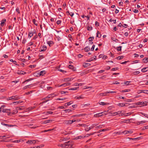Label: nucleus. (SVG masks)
I'll return each mask as SVG.
<instances>
[{"label":"nucleus","instance_id":"obj_1","mask_svg":"<svg viewBox=\"0 0 148 148\" xmlns=\"http://www.w3.org/2000/svg\"><path fill=\"white\" fill-rule=\"evenodd\" d=\"M73 143L72 141H69L63 144H60L58 145L62 148H71L72 147Z\"/></svg>","mask_w":148,"mask_h":148},{"label":"nucleus","instance_id":"obj_30","mask_svg":"<svg viewBox=\"0 0 148 148\" xmlns=\"http://www.w3.org/2000/svg\"><path fill=\"white\" fill-rule=\"evenodd\" d=\"M47 43L49 45V46H51L52 45V44H53V42L52 41H48Z\"/></svg>","mask_w":148,"mask_h":148},{"label":"nucleus","instance_id":"obj_21","mask_svg":"<svg viewBox=\"0 0 148 148\" xmlns=\"http://www.w3.org/2000/svg\"><path fill=\"white\" fill-rule=\"evenodd\" d=\"M72 80L71 78H65L64 79V81L65 82H68L71 81Z\"/></svg>","mask_w":148,"mask_h":148},{"label":"nucleus","instance_id":"obj_9","mask_svg":"<svg viewBox=\"0 0 148 148\" xmlns=\"http://www.w3.org/2000/svg\"><path fill=\"white\" fill-rule=\"evenodd\" d=\"M85 136H77V137H75V138L74 139L75 140H77V139H81L82 138H84L85 137Z\"/></svg>","mask_w":148,"mask_h":148},{"label":"nucleus","instance_id":"obj_25","mask_svg":"<svg viewBox=\"0 0 148 148\" xmlns=\"http://www.w3.org/2000/svg\"><path fill=\"white\" fill-rule=\"evenodd\" d=\"M26 72H25L23 71H21L19 72L18 73V74H21V75H24V74H26Z\"/></svg>","mask_w":148,"mask_h":148},{"label":"nucleus","instance_id":"obj_45","mask_svg":"<svg viewBox=\"0 0 148 148\" xmlns=\"http://www.w3.org/2000/svg\"><path fill=\"white\" fill-rule=\"evenodd\" d=\"M148 129V126H144L143 127V128L142 129V130H145V129Z\"/></svg>","mask_w":148,"mask_h":148},{"label":"nucleus","instance_id":"obj_39","mask_svg":"<svg viewBox=\"0 0 148 148\" xmlns=\"http://www.w3.org/2000/svg\"><path fill=\"white\" fill-rule=\"evenodd\" d=\"M130 91V90L129 89H127L124 90H123L121 91L122 92H125L129 91Z\"/></svg>","mask_w":148,"mask_h":148},{"label":"nucleus","instance_id":"obj_13","mask_svg":"<svg viewBox=\"0 0 148 148\" xmlns=\"http://www.w3.org/2000/svg\"><path fill=\"white\" fill-rule=\"evenodd\" d=\"M1 124L3 125H5V126H6L8 127H13L14 126V125L5 124L3 122H2L1 123Z\"/></svg>","mask_w":148,"mask_h":148},{"label":"nucleus","instance_id":"obj_60","mask_svg":"<svg viewBox=\"0 0 148 148\" xmlns=\"http://www.w3.org/2000/svg\"><path fill=\"white\" fill-rule=\"evenodd\" d=\"M95 25L97 26H99V23L98 22L96 21L95 22Z\"/></svg>","mask_w":148,"mask_h":148},{"label":"nucleus","instance_id":"obj_34","mask_svg":"<svg viewBox=\"0 0 148 148\" xmlns=\"http://www.w3.org/2000/svg\"><path fill=\"white\" fill-rule=\"evenodd\" d=\"M71 84V83L69 82H66L64 84V86H67Z\"/></svg>","mask_w":148,"mask_h":148},{"label":"nucleus","instance_id":"obj_22","mask_svg":"<svg viewBox=\"0 0 148 148\" xmlns=\"http://www.w3.org/2000/svg\"><path fill=\"white\" fill-rule=\"evenodd\" d=\"M109 130V129L108 128L101 129V130H99V132H98L97 133H100L101 132L105 131H106L108 130Z\"/></svg>","mask_w":148,"mask_h":148},{"label":"nucleus","instance_id":"obj_54","mask_svg":"<svg viewBox=\"0 0 148 148\" xmlns=\"http://www.w3.org/2000/svg\"><path fill=\"white\" fill-rule=\"evenodd\" d=\"M116 92L114 91H110L109 92H107V93H116Z\"/></svg>","mask_w":148,"mask_h":148},{"label":"nucleus","instance_id":"obj_46","mask_svg":"<svg viewBox=\"0 0 148 148\" xmlns=\"http://www.w3.org/2000/svg\"><path fill=\"white\" fill-rule=\"evenodd\" d=\"M79 88L78 87H75L74 88H71L70 89H69V90H77V88Z\"/></svg>","mask_w":148,"mask_h":148},{"label":"nucleus","instance_id":"obj_6","mask_svg":"<svg viewBox=\"0 0 148 148\" xmlns=\"http://www.w3.org/2000/svg\"><path fill=\"white\" fill-rule=\"evenodd\" d=\"M8 99H7L8 101L12 100V101H14L17 99H18V97L15 96H12L9 98Z\"/></svg>","mask_w":148,"mask_h":148},{"label":"nucleus","instance_id":"obj_33","mask_svg":"<svg viewBox=\"0 0 148 148\" xmlns=\"http://www.w3.org/2000/svg\"><path fill=\"white\" fill-rule=\"evenodd\" d=\"M123 58V56H120L116 57V58L119 60H121Z\"/></svg>","mask_w":148,"mask_h":148},{"label":"nucleus","instance_id":"obj_42","mask_svg":"<svg viewBox=\"0 0 148 148\" xmlns=\"http://www.w3.org/2000/svg\"><path fill=\"white\" fill-rule=\"evenodd\" d=\"M121 46H119L117 47V50L118 51H121Z\"/></svg>","mask_w":148,"mask_h":148},{"label":"nucleus","instance_id":"obj_61","mask_svg":"<svg viewBox=\"0 0 148 148\" xmlns=\"http://www.w3.org/2000/svg\"><path fill=\"white\" fill-rule=\"evenodd\" d=\"M118 69V68H113L111 70L112 71H116Z\"/></svg>","mask_w":148,"mask_h":148},{"label":"nucleus","instance_id":"obj_55","mask_svg":"<svg viewBox=\"0 0 148 148\" xmlns=\"http://www.w3.org/2000/svg\"><path fill=\"white\" fill-rule=\"evenodd\" d=\"M130 81H126L124 82V84L126 85H128L130 82Z\"/></svg>","mask_w":148,"mask_h":148},{"label":"nucleus","instance_id":"obj_3","mask_svg":"<svg viewBox=\"0 0 148 148\" xmlns=\"http://www.w3.org/2000/svg\"><path fill=\"white\" fill-rule=\"evenodd\" d=\"M107 112H102L101 113H97L96 114H95L94 115V117H100L103 116L104 115H107Z\"/></svg>","mask_w":148,"mask_h":148},{"label":"nucleus","instance_id":"obj_56","mask_svg":"<svg viewBox=\"0 0 148 148\" xmlns=\"http://www.w3.org/2000/svg\"><path fill=\"white\" fill-rule=\"evenodd\" d=\"M95 47V45H93L92 46V47L91 48V51H93L94 49V48Z\"/></svg>","mask_w":148,"mask_h":148},{"label":"nucleus","instance_id":"obj_20","mask_svg":"<svg viewBox=\"0 0 148 148\" xmlns=\"http://www.w3.org/2000/svg\"><path fill=\"white\" fill-rule=\"evenodd\" d=\"M49 98L48 97V96L47 97H46L44 98H42V100H45L44 102H47L48 101H49L50 100L48 99Z\"/></svg>","mask_w":148,"mask_h":148},{"label":"nucleus","instance_id":"obj_28","mask_svg":"<svg viewBox=\"0 0 148 148\" xmlns=\"http://www.w3.org/2000/svg\"><path fill=\"white\" fill-rule=\"evenodd\" d=\"M143 62L145 63L147 62H148V58H145L143 59Z\"/></svg>","mask_w":148,"mask_h":148},{"label":"nucleus","instance_id":"obj_12","mask_svg":"<svg viewBox=\"0 0 148 148\" xmlns=\"http://www.w3.org/2000/svg\"><path fill=\"white\" fill-rule=\"evenodd\" d=\"M47 49V47L45 45H43L40 51H45Z\"/></svg>","mask_w":148,"mask_h":148},{"label":"nucleus","instance_id":"obj_8","mask_svg":"<svg viewBox=\"0 0 148 148\" xmlns=\"http://www.w3.org/2000/svg\"><path fill=\"white\" fill-rule=\"evenodd\" d=\"M70 139L69 137L66 138H61V139L60 140V141L61 142L62 141H66L69 140Z\"/></svg>","mask_w":148,"mask_h":148},{"label":"nucleus","instance_id":"obj_5","mask_svg":"<svg viewBox=\"0 0 148 148\" xmlns=\"http://www.w3.org/2000/svg\"><path fill=\"white\" fill-rule=\"evenodd\" d=\"M130 105V104L128 105V103H119L118 104V106L119 107H123V106L126 107V106H127L128 105Z\"/></svg>","mask_w":148,"mask_h":148},{"label":"nucleus","instance_id":"obj_40","mask_svg":"<svg viewBox=\"0 0 148 148\" xmlns=\"http://www.w3.org/2000/svg\"><path fill=\"white\" fill-rule=\"evenodd\" d=\"M33 22L37 26L38 25V23H36V20L35 19H33Z\"/></svg>","mask_w":148,"mask_h":148},{"label":"nucleus","instance_id":"obj_44","mask_svg":"<svg viewBox=\"0 0 148 148\" xmlns=\"http://www.w3.org/2000/svg\"><path fill=\"white\" fill-rule=\"evenodd\" d=\"M89 64L87 63H84L83 65V66L85 67H87L88 65Z\"/></svg>","mask_w":148,"mask_h":148},{"label":"nucleus","instance_id":"obj_16","mask_svg":"<svg viewBox=\"0 0 148 148\" xmlns=\"http://www.w3.org/2000/svg\"><path fill=\"white\" fill-rule=\"evenodd\" d=\"M5 21H6V19H3L2 20V21H1V25L2 27H3L4 26V24Z\"/></svg>","mask_w":148,"mask_h":148},{"label":"nucleus","instance_id":"obj_26","mask_svg":"<svg viewBox=\"0 0 148 148\" xmlns=\"http://www.w3.org/2000/svg\"><path fill=\"white\" fill-rule=\"evenodd\" d=\"M24 108L23 106H19V107H17L16 108V110H21L23 109Z\"/></svg>","mask_w":148,"mask_h":148},{"label":"nucleus","instance_id":"obj_38","mask_svg":"<svg viewBox=\"0 0 148 148\" xmlns=\"http://www.w3.org/2000/svg\"><path fill=\"white\" fill-rule=\"evenodd\" d=\"M92 29V28L91 26H88L87 28V30L88 31L91 30Z\"/></svg>","mask_w":148,"mask_h":148},{"label":"nucleus","instance_id":"obj_17","mask_svg":"<svg viewBox=\"0 0 148 148\" xmlns=\"http://www.w3.org/2000/svg\"><path fill=\"white\" fill-rule=\"evenodd\" d=\"M109 104V103L108 102H99V105H101L102 106L108 105Z\"/></svg>","mask_w":148,"mask_h":148},{"label":"nucleus","instance_id":"obj_23","mask_svg":"<svg viewBox=\"0 0 148 148\" xmlns=\"http://www.w3.org/2000/svg\"><path fill=\"white\" fill-rule=\"evenodd\" d=\"M101 34L100 32L99 31H97V37L100 38L101 37Z\"/></svg>","mask_w":148,"mask_h":148},{"label":"nucleus","instance_id":"obj_37","mask_svg":"<svg viewBox=\"0 0 148 148\" xmlns=\"http://www.w3.org/2000/svg\"><path fill=\"white\" fill-rule=\"evenodd\" d=\"M140 73V72L139 71H135L134 72H133V73L134 75H136L139 74Z\"/></svg>","mask_w":148,"mask_h":148},{"label":"nucleus","instance_id":"obj_50","mask_svg":"<svg viewBox=\"0 0 148 148\" xmlns=\"http://www.w3.org/2000/svg\"><path fill=\"white\" fill-rule=\"evenodd\" d=\"M122 133H123V134H128L127 130H125L122 132Z\"/></svg>","mask_w":148,"mask_h":148},{"label":"nucleus","instance_id":"obj_29","mask_svg":"<svg viewBox=\"0 0 148 148\" xmlns=\"http://www.w3.org/2000/svg\"><path fill=\"white\" fill-rule=\"evenodd\" d=\"M84 50L86 52H88L90 50V48L88 47H86L84 48Z\"/></svg>","mask_w":148,"mask_h":148},{"label":"nucleus","instance_id":"obj_64","mask_svg":"<svg viewBox=\"0 0 148 148\" xmlns=\"http://www.w3.org/2000/svg\"><path fill=\"white\" fill-rule=\"evenodd\" d=\"M61 23V21L60 20H58L56 22V23L58 25L60 24Z\"/></svg>","mask_w":148,"mask_h":148},{"label":"nucleus","instance_id":"obj_2","mask_svg":"<svg viewBox=\"0 0 148 148\" xmlns=\"http://www.w3.org/2000/svg\"><path fill=\"white\" fill-rule=\"evenodd\" d=\"M147 102H136L134 104H133L132 105L130 106L129 108H134L137 107L138 105H141L140 107L144 106L147 105Z\"/></svg>","mask_w":148,"mask_h":148},{"label":"nucleus","instance_id":"obj_52","mask_svg":"<svg viewBox=\"0 0 148 148\" xmlns=\"http://www.w3.org/2000/svg\"><path fill=\"white\" fill-rule=\"evenodd\" d=\"M94 37H90L89 38V41H92L94 39Z\"/></svg>","mask_w":148,"mask_h":148},{"label":"nucleus","instance_id":"obj_7","mask_svg":"<svg viewBox=\"0 0 148 148\" xmlns=\"http://www.w3.org/2000/svg\"><path fill=\"white\" fill-rule=\"evenodd\" d=\"M36 141L35 140H29L26 142L27 144H34L36 143Z\"/></svg>","mask_w":148,"mask_h":148},{"label":"nucleus","instance_id":"obj_59","mask_svg":"<svg viewBox=\"0 0 148 148\" xmlns=\"http://www.w3.org/2000/svg\"><path fill=\"white\" fill-rule=\"evenodd\" d=\"M113 84H119V83L117 81H115L113 83Z\"/></svg>","mask_w":148,"mask_h":148},{"label":"nucleus","instance_id":"obj_27","mask_svg":"<svg viewBox=\"0 0 148 148\" xmlns=\"http://www.w3.org/2000/svg\"><path fill=\"white\" fill-rule=\"evenodd\" d=\"M108 93H107V92L103 93H101L99 95L101 96H105L107 95V94Z\"/></svg>","mask_w":148,"mask_h":148},{"label":"nucleus","instance_id":"obj_11","mask_svg":"<svg viewBox=\"0 0 148 148\" xmlns=\"http://www.w3.org/2000/svg\"><path fill=\"white\" fill-rule=\"evenodd\" d=\"M92 126H91L90 127H89L88 128H86L85 129V130L86 131H88L90 130L91 129H92L93 128V127L94 126H96V125L95 124H94L92 125Z\"/></svg>","mask_w":148,"mask_h":148},{"label":"nucleus","instance_id":"obj_10","mask_svg":"<svg viewBox=\"0 0 148 148\" xmlns=\"http://www.w3.org/2000/svg\"><path fill=\"white\" fill-rule=\"evenodd\" d=\"M116 112H113L111 111L109 112L110 115V116H115L117 115Z\"/></svg>","mask_w":148,"mask_h":148},{"label":"nucleus","instance_id":"obj_57","mask_svg":"<svg viewBox=\"0 0 148 148\" xmlns=\"http://www.w3.org/2000/svg\"><path fill=\"white\" fill-rule=\"evenodd\" d=\"M135 13H137L139 11L137 9H134L133 11Z\"/></svg>","mask_w":148,"mask_h":148},{"label":"nucleus","instance_id":"obj_36","mask_svg":"<svg viewBox=\"0 0 148 148\" xmlns=\"http://www.w3.org/2000/svg\"><path fill=\"white\" fill-rule=\"evenodd\" d=\"M52 121V120H48L47 121H45L44 123H51Z\"/></svg>","mask_w":148,"mask_h":148},{"label":"nucleus","instance_id":"obj_4","mask_svg":"<svg viewBox=\"0 0 148 148\" xmlns=\"http://www.w3.org/2000/svg\"><path fill=\"white\" fill-rule=\"evenodd\" d=\"M76 121L75 120H66L65 121L64 123V124L66 125H68L72 123H73Z\"/></svg>","mask_w":148,"mask_h":148},{"label":"nucleus","instance_id":"obj_32","mask_svg":"<svg viewBox=\"0 0 148 148\" xmlns=\"http://www.w3.org/2000/svg\"><path fill=\"white\" fill-rule=\"evenodd\" d=\"M95 133H96V132H93V133H91L90 134H88L86 135V136H85V137H87L90 135H92L94 134Z\"/></svg>","mask_w":148,"mask_h":148},{"label":"nucleus","instance_id":"obj_63","mask_svg":"<svg viewBox=\"0 0 148 148\" xmlns=\"http://www.w3.org/2000/svg\"><path fill=\"white\" fill-rule=\"evenodd\" d=\"M26 40L25 38L22 41V43L24 44L26 42Z\"/></svg>","mask_w":148,"mask_h":148},{"label":"nucleus","instance_id":"obj_53","mask_svg":"<svg viewBox=\"0 0 148 148\" xmlns=\"http://www.w3.org/2000/svg\"><path fill=\"white\" fill-rule=\"evenodd\" d=\"M145 122H146V121H141L138 122V123H139L138 124H140L141 123H145Z\"/></svg>","mask_w":148,"mask_h":148},{"label":"nucleus","instance_id":"obj_48","mask_svg":"<svg viewBox=\"0 0 148 148\" xmlns=\"http://www.w3.org/2000/svg\"><path fill=\"white\" fill-rule=\"evenodd\" d=\"M115 134H117L118 135H121L122 134H123V133H122V132H115Z\"/></svg>","mask_w":148,"mask_h":148},{"label":"nucleus","instance_id":"obj_47","mask_svg":"<svg viewBox=\"0 0 148 148\" xmlns=\"http://www.w3.org/2000/svg\"><path fill=\"white\" fill-rule=\"evenodd\" d=\"M36 66V65H30L29 66V67L32 69L34 68Z\"/></svg>","mask_w":148,"mask_h":148},{"label":"nucleus","instance_id":"obj_19","mask_svg":"<svg viewBox=\"0 0 148 148\" xmlns=\"http://www.w3.org/2000/svg\"><path fill=\"white\" fill-rule=\"evenodd\" d=\"M33 86H31V85H28L24 87L23 88V89H26L28 88H30L32 87Z\"/></svg>","mask_w":148,"mask_h":148},{"label":"nucleus","instance_id":"obj_14","mask_svg":"<svg viewBox=\"0 0 148 148\" xmlns=\"http://www.w3.org/2000/svg\"><path fill=\"white\" fill-rule=\"evenodd\" d=\"M116 112V115H118L119 116H121L123 115V114L122 113V111H120Z\"/></svg>","mask_w":148,"mask_h":148},{"label":"nucleus","instance_id":"obj_24","mask_svg":"<svg viewBox=\"0 0 148 148\" xmlns=\"http://www.w3.org/2000/svg\"><path fill=\"white\" fill-rule=\"evenodd\" d=\"M55 96V95L54 94H52L48 95V97L49 98H50L54 97Z\"/></svg>","mask_w":148,"mask_h":148},{"label":"nucleus","instance_id":"obj_35","mask_svg":"<svg viewBox=\"0 0 148 148\" xmlns=\"http://www.w3.org/2000/svg\"><path fill=\"white\" fill-rule=\"evenodd\" d=\"M141 92L144 93L148 94V90H142Z\"/></svg>","mask_w":148,"mask_h":148},{"label":"nucleus","instance_id":"obj_62","mask_svg":"<svg viewBox=\"0 0 148 148\" xmlns=\"http://www.w3.org/2000/svg\"><path fill=\"white\" fill-rule=\"evenodd\" d=\"M56 38H57V39L58 41H60L61 39V38L59 37V36H58Z\"/></svg>","mask_w":148,"mask_h":148},{"label":"nucleus","instance_id":"obj_43","mask_svg":"<svg viewBox=\"0 0 148 148\" xmlns=\"http://www.w3.org/2000/svg\"><path fill=\"white\" fill-rule=\"evenodd\" d=\"M33 33L29 32V33L28 36H30V37H31L33 35Z\"/></svg>","mask_w":148,"mask_h":148},{"label":"nucleus","instance_id":"obj_31","mask_svg":"<svg viewBox=\"0 0 148 148\" xmlns=\"http://www.w3.org/2000/svg\"><path fill=\"white\" fill-rule=\"evenodd\" d=\"M45 73V71H42L40 72V75H43Z\"/></svg>","mask_w":148,"mask_h":148},{"label":"nucleus","instance_id":"obj_58","mask_svg":"<svg viewBox=\"0 0 148 148\" xmlns=\"http://www.w3.org/2000/svg\"><path fill=\"white\" fill-rule=\"evenodd\" d=\"M16 11L19 14L20 13V12L18 8H17L16 9Z\"/></svg>","mask_w":148,"mask_h":148},{"label":"nucleus","instance_id":"obj_49","mask_svg":"<svg viewBox=\"0 0 148 148\" xmlns=\"http://www.w3.org/2000/svg\"><path fill=\"white\" fill-rule=\"evenodd\" d=\"M71 104V103H70V102H67L65 104V106H67L70 105Z\"/></svg>","mask_w":148,"mask_h":148},{"label":"nucleus","instance_id":"obj_41","mask_svg":"<svg viewBox=\"0 0 148 148\" xmlns=\"http://www.w3.org/2000/svg\"><path fill=\"white\" fill-rule=\"evenodd\" d=\"M103 125H100L99 126H97L95 127L96 129H98V128H101L102 127Z\"/></svg>","mask_w":148,"mask_h":148},{"label":"nucleus","instance_id":"obj_51","mask_svg":"<svg viewBox=\"0 0 148 148\" xmlns=\"http://www.w3.org/2000/svg\"><path fill=\"white\" fill-rule=\"evenodd\" d=\"M8 110L3 109H2V112H8Z\"/></svg>","mask_w":148,"mask_h":148},{"label":"nucleus","instance_id":"obj_18","mask_svg":"<svg viewBox=\"0 0 148 148\" xmlns=\"http://www.w3.org/2000/svg\"><path fill=\"white\" fill-rule=\"evenodd\" d=\"M148 70V67H145L142 69L141 71L143 72H145Z\"/></svg>","mask_w":148,"mask_h":148},{"label":"nucleus","instance_id":"obj_15","mask_svg":"<svg viewBox=\"0 0 148 148\" xmlns=\"http://www.w3.org/2000/svg\"><path fill=\"white\" fill-rule=\"evenodd\" d=\"M68 67L69 69H71L73 71H75V69L73 65H69L68 66Z\"/></svg>","mask_w":148,"mask_h":148}]
</instances>
